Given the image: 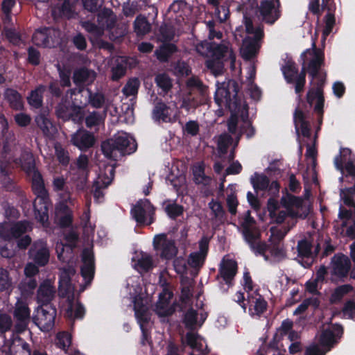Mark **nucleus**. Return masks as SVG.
<instances>
[{
    "instance_id": "nucleus-1",
    "label": "nucleus",
    "mask_w": 355,
    "mask_h": 355,
    "mask_svg": "<svg viewBox=\"0 0 355 355\" xmlns=\"http://www.w3.org/2000/svg\"><path fill=\"white\" fill-rule=\"evenodd\" d=\"M76 274L72 266L61 269L60 277V294L66 298V315L69 318H82L85 313L83 306L74 297L75 287L71 282V277Z\"/></svg>"
},
{
    "instance_id": "nucleus-2",
    "label": "nucleus",
    "mask_w": 355,
    "mask_h": 355,
    "mask_svg": "<svg viewBox=\"0 0 355 355\" xmlns=\"http://www.w3.org/2000/svg\"><path fill=\"white\" fill-rule=\"evenodd\" d=\"M243 24L248 36L243 40L241 54L244 59L250 60L258 53L261 46V40L263 37V31L260 26L254 25L252 19L247 15H244Z\"/></svg>"
},
{
    "instance_id": "nucleus-3",
    "label": "nucleus",
    "mask_w": 355,
    "mask_h": 355,
    "mask_svg": "<svg viewBox=\"0 0 355 355\" xmlns=\"http://www.w3.org/2000/svg\"><path fill=\"white\" fill-rule=\"evenodd\" d=\"M301 58L303 60V67L295 82L296 93L301 92L305 85L304 65L308 64L307 69L312 78H317L321 66L323 64L324 53L321 50L316 49L315 43H313V48L304 51Z\"/></svg>"
},
{
    "instance_id": "nucleus-4",
    "label": "nucleus",
    "mask_w": 355,
    "mask_h": 355,
    "mask_svg": "<svg viewBox=\"0 0 355 355\" xmlns=\"http://www.w3.org/2000/svg\"><path fill=\"white\" fill-rule=\"evenodd\" d=\"M101 148L107 158L116 159L124 154L135 151L137 144L134 139L127 133L119 132L113 139L103 142Z\"/></svg>"
},
{
    "instance_id": "nucleus-5",
    "label": "nucleus",
    "mask_w": 355,
    "mask_h": 355,
    "mask_svg": "<svg viewBox=\"0 0 355 355\" xmlns=\"http://www.w3.org/2000/svg\"><path fill=\"white\" fill-rule=\"evenodd\" d=\"M215 101L220 106H227L232 112L237 113L241 107H245L238 96V86L235 81L228 80L218 85Z\"/></svg>"
},
{
    "instance_id": "nucleus-6",
    "label": "nucleus",
    "mask_w": 355,
    "mask_h": 355,
    "mask_svg": "<svg viewBox=\"0 0 355 355\" xmlns=\"http://www.w3.org/2000/svg\"><path fill=\"white\" fill-rule=\"evenodd\" d=\"M243 227V234L245 241L250 245L251 249L256 254H263L266 248V244L261 242L259 239V232L255 226V221L250 216V213L248 211L241 221Z\"/></svg>"
},
{
    "instance_id": "nucleus-7",
    "label": "nucleus",
    "mask_w": 355,
    "mask_h": 355,
    "mask_svg": "<svg viewBox=\"0 0 355 355\" xmlns=\"http://www.w3.org/2000/svg\"><path fill=\"white\" fill-rule=\"evenodd\" d=\"M282 205L286 209V211L279 210L275 214V216H270L272 222L282 223L284 221L287 215L292 217H299L302 215L299 212V209L302 206V200L292 195H286L281 199Z\"/></svg>"
},
{
    "instance_id": "nucleus-8",
    "label": "nucleus",
    "mask_w": 355,
    "mask_h": 355,
    "mask_svg": "<svg viewBox=\"0 0 355 355\" xmlns=\"http://www.w3.org/2000/svg\"><path fill=\"white\" fill-rule=\"evenodd\" d=\"M56 309L51 304H42L35 311L33 321L44 331L51 330L54 326Z\"/></svg>"
},
{
    "instance_id": "nucleus-9",
    "label": "nucleus",
    "mask_w": 355,
    "mask_h": 355,
    "mask_svg": "<svg viewBox=\"0 0 355 355\" xmlns=\"http://www.w3.org/2000/svg\"><path fill=\"white\" fill-rule=\"evenodd\" d=\"M132 217L139 225H150L154 219L155 208L147 199L139 200L131 209Z\"/></svg>"
},
{
    "instance_id": "nucleus-10",
    "label": "nucleus",
    "mask_w": 355,
    "mask_h": 355,
    "mask_svg": "<svg viewBox=\"0 0 355 355\" xmlns=\"http://www.w3.org/2000/svg\"><path fill=\"white\" fill-rule=\"evenodd\" d=\"M61 33L54 28H44L35 31L33 36L34 44L39 46L51 47L59 44Z\"/></svg>"
},
{
    "instance_id": "nucleus-11",
    "label": "nucleus",
    "mask_w": 355,
    "mask_h": 355,
    "mask_svg": "<svg viewBox=\"0 0 355 355\" xmlns=\"http://www.w3.org/2000/svg\"><path fill=\"white\" fill-rule=\"evenodd\" d=\"M279 0H261L259 12L262 19L269 24H274L281 16Z\"/></svg>"
},
{
    "instance_id": "nucleus-12",
    "label": "nucleus",
    "mask_w": 355,
    "mask_h": 355,
    "mask_svg": "<svg viewBox=\"0 0 355 355\" xmlns=\"http://www.w3.org/2000/svg\"><path fill=\"white\" fill-rule=\"evenodd\" d=\"M31 228V224L27 221H20L14 224L3 223L0 224V237L10 241L20 236Z\"/></svg>"
},
{
    "instance_id": "nucleus-13",
    "label": "nucleus",
    "mask_w": 355,
    "mask_h": 355,
    "mask_svg": "<svg viewBox=\"0 0 355 355\" xmlns=\"http://www.w3.org/2000/svg\"><path fill=\"white\" fill-rule=\"evenodd\" d=\"M351 268V262L349 258L343 254H336L331 261V280L334 281V277L343 278L347 275Z\"/></svg>"
},
{
    "instance_id": "nucleus-14",
    "label": "nucleus",
    "mask_w": 355,
    "mask_h": 355,
    "mask_svg": "<svg viewBox=\"0 0 355 355\" xmlns=\"http://www.w3.org/2000/svg\"><path fill=\"white\" fill-rule=\"evenodd\" d=\"M83 265L81 275L85 280V285L81 286L80 291H83L86 286L90 284L94 275V262L92 252L89 249L83 250L82 254Z\"/></svg>"
},
{
    "instance_id": "nucleus-15",
    "label": "nucleus",
    "mask_w": 355,
    "mask_h": 355,
    "mask_svg": "<svg viewBox=\"0 0 355 355\" xmlns=\"http://www.w3.org/2000/svg\"><path fill=\"white\" fill-rule=\"evenodd\" d=\"M153 243L155 248L161 252V256L165 259H172L178 252L174 241L168 239L165 234L155 236Z\"/></svg>"
},
{
    "instance_id": "nucleus-16",
    "label": "nucleus",
    "mask_w": 355,
    "mask_h": 355,
    "mask_svg": "<svg viewBox=\"0 0 355 355\" xmlns=\"http://www.w3.org/2000/svg\"><path fill=\"white\" fill-rule=\"evenodd\" d=\"M29 256L38 266L47 264L50 252L46 243L41 240L35 242L29 250Z\"/></svg>"
},
{
    "instance_id": "nucleus-17",
    "label": "nucleus",
    "mask_w": 355,
    "mask_h": 355,
    "mask_svg": "<svg viewBox=\"0 0 355 355\" xmlns=\"http://www.w3.org/2000/svg\"><path fill=\"white\" fill-rule=\"evenodd\" d=\"M176 105L174 103L173 107L167 105L163 102H158L155 105L153 111V117L157 121L165 123L172 122L175 117Z\"/></svg>"
},
{
    "instance_id": "nucleus-18",
    "label": "nucleus",
    "mask_w": 355,
    "mask_h": 355,
    "mask_svg": "<svg viewBox=\"0 0 355 355\" xmlns=\"http://www.w3.org/2000/svg\"><path fill=\"white\" fill-rule=\"evenodd\" d=\"M31 311L26 302L18 300L15 304L14 316L17 320L15 329L17 332L24 331L30 321Z\"/></svg>"
},
{
    "instance_id": "nucleus-19",
    "label": "nucleus",
    "mask_w": 355,
    "mask_h": 355,
    "mask_svg": "<svg viewBox=\"0 0 355 355\" xmlns=\"http://www.w3.org/2000/svg\"><path fill=\"white\" fill-rule=\"evenodd\" d=\"M343 334V329L340 326L335 324L329 326L323 330L320 336V343L328 351L337 342V338H340Z\"/></svg>"
},
{
    "instance_id": "nucleus-20",
    "label": "nucleus",
    "mask_w": 355,
    "mask_h": 355,
    "mask_svg": "<svg viewBox=\"0 0 355 355\" xmlns=\"http://www.w3.org/2000/svg\"><path fill=\"white\" fill-rule=\"evenodd\" d=\"M208 250V241L206 238L199 242V251L192 252L187 259V264L193 269L202 267Z\"/></svg>"
},
{
    "instance_id": "nucleus-21",
    "label": "nucleus",
    "mask_w": 355,
    "mask_h": 355,
    "mask_svg": "<svg viewBox=\"0 0 355 355\" xmlns=\"http://www.w3.org/2000/svg\"><path fill=\"white\" fill-rule=\"evenodd\" d=\"M95 141L93 135L85 130L80 129L71 135V142L83 150L92 147Z\"/></svg>"
},
{
    "instance_id": "nucleus-22",
    "label": "nucleus",
    "mask_w": 355,
    "mask_h": 355,
    "mask_svg": "<svg viewBox=\"0 0 355 355\" xmlns=\"http://www.w3.org/2000/svg\"><path fill=\"white\" fill-rule=\"evenodd\" d=\"M182 342L187 343L192 349L191 355H200L207 352V345L205 341L196 334L187 333L185 338L182 339Z\"/></svg>"
},
{
    "instance_id": "nucleus-23",
    "label": "nucleus",
    "mask_w": 355,
    "mask_h": 355,
    "mask_svg": "<svg viewBox=\"0 0 355 355\" xmlns=\"http://www.w3.org/2000/svg\"><path fill=\"white\" fill-rule=\"evenodd\" d=\"M172 297L173 293L168 289H163L155 307V311L159 315L166 316L172 314L174 311L171 302Z\"/></svg>"
},
{
    "instance_id": "nucleus-24",
    "label": "nucleus",
    "mask_w": 355,
    "mask_h": 355,
    "mask_svg": "<svg viewBox=\"0 0 355 355\" xmlns=\"http://www.w3.org/2000/svg\"><path fill=\"white\" fill-rule=\"evenodd\" d=\"M237 272V263L236 261L225 256L223 258L219 268V275L225 281L230 283L234 277Z\"/></svg>"
},
{
    "instance_id": "nucleus-25",
    "label": "nucleus",
    "mask_w": 355,
    "mask_h": 355,
    "mask_svg": "<svg viewBox=\"0 0 355 355\" xmlns=\"http://www.w3.org/2000/svg\"><path fill=\"white\" fill-rule=\"evenodd\" d=\"M249 311L252 315H260L266 309L267 302L257 291L248 295Z\"/></svg>"
},
{
    "instance_id": "nucleus-26",
    "label": "nucleus",
    "mask_w": 355,
    "mask_h": 355,
    "mask_svg": "<svg viewBox=\"0 0 355 355\" xmlns=\"http://www.w3.org/2000/svg\"><path fill=\"white\" fill-rule=\"evenodd\" d=\"M134 309L135 311V315L138 319L142 331L144 334L142 324L147 322L150 319L148 313V299H144L140 296L136 297L134 300Z\"/></svg>"
},
{
    "instance_id": "nucleus-27",
    "label": "nucleus",
    "mask_w": 355,
    "mask_h": 355,
    "mask_svg": "<svg viewBox=\"0 0 355 355\" xmlns=\"http://www.w3.org/2000/svg\"><path fill=\"white\" fill-rule=\"evenodd\" d=\"M212 55L217 60L224 59L225 61L230 62L232 67H234L235 62V55L232 49L227 44H218L211 46Z\"/></svg>"
},
{
    "instance_id": "nucleus-28",
    "label": "nucleus",
    "mask_w": 355,
    "mask_h": 355,
    "mask_svg": "<svg viewBox=\"0 0 355 355\" xmlns=\"http://www.w3.org/2000/svg\"><path fill=\"white\" fill-rule=\"evenodd\" d=\"M55 289L49 282H44L37 291V300L42 304H49L53 298Z\"/></svg>"
},
{
    "instance_id": "nucleus-29",
    "label": "nucleus",
    "mask_w": 355,
    "mask_h": 355,
    "mask_svg": "<svg viewBox=\"0 0 355 355\" xmlns=\"http://www.w3.org/2000/svg\"><path fill=\"white\" fill-rule=\"evenodd\" d=\"M55 220L61 227H68L72 223V212L64 204L55 209Z\"/></svg>"
},
{
    "instance_id": "nucleus-30",
    "label": "nucleus",
    "mask_w": 355,
    "mask_h": 355,
    "mask_svg": "<svg viewBox=\"0 0 355 355\" xmlns=\"http://www.w3.org/2000/svg\"><path fill=\"white\" fill-rule=\"evenodd\" d=\"M294 123L297 132L300 130L304 137H309L310 136V125L306 121V115L300 110L296 109L294 113Z\"/></svg>"
},
{
    "instance_id": "nucleus-31",
    "label": "nucleus",
    "mask_w": 355,
    "mask_h": 355,
    "mask_svg": "<svg viewBox=\"0 0 355 355\" xmlns=\"http://www.w3.org/2000/svg\"><path fill=\"white\" fill-rule=\"evenodd\" d=\"M134 267L139 272H146L153 268V259L150 254L140 252L133 258Z\"/></svg>"
},
{
    "instance_id": "nucleus-32",
    "label": "nucleus",
    "mask_w": 355,
    "mask_h": 355,
    "mask_svg": "<svg viewBox=\"0 0 355 355\" xmlns=\"http://www.w3.org/2000/svg\"><path fill=\"white\" fill-rule=\"evenodd\" d=\"M116 15L108 8L103 9L98 15L97 21L103 31L105 28H112L116 22Z\"/></svg>"
},
{
    "instance_id": "nucleus-33",
    "label": "nucleus",
    "mask_w": 355,
    "mask_h": 355,
    "mask_svg": "<svg viewBox=\"0 0 355 355\" xmlns=\"http://www.w3.org/2000/svg\"><path fill=\"white\" fill-rule=\"evenodd\" d=\"M182 101L181 107L189 111L191 109H195L200 103L192 95V91L180 89L178 94Z\"/></svg>"
},
{
    "instance_id": "nucleus-34",
    "label": "nucleus",
    "mask_w": 355,
    "mask_h": 355,
    "mask_svg": "<svg viewBox=\"0 0 355 355\" xmlns=\"http://www.w3.org/2000/svg\"><path fill=\"white\" fill-rule=\"evenodd\" d=\"M306 98L307 102L311 105L315 103V110L319 114H321L322 112L324 99L319 85H318L316 89H311L309 91Z\"/></svg>"
},
{
    "instance_id": "nucleus-35",
    "label": "nucleus",
    "mask_w": 355,
    "mask_h": 355,
    "mask_svg": "<svg viewBox=\"0 0 355 355\" xmlns=\"http://www.w3.org/2000/svg\"><path fill=\"white\" fill-rule=\"evenodd\" d=\"M11 355H31V351L28 343L19 337L15 338L10 345Z\"/></svg>"
},
{
    "instance_id": "nucleus-36",
    "label": "nucleus",
    "mask_w": 355,
    "mask_h": 355,
    "mask_svg": "<svg viewBox=\"0 0 355 355\" xmlns=\"http://www.w3.org/2000/svg\"><path fill=\"white\" fill-rule=\"evenodd\" d=\"M273 245L270 248V258L265 254L266 251L263 254H260L263 255L266 261H270L272 262H279L286 258V252L284 248L280 245L272 244ZM267 245L266 248L267 249Z\"/></svg>"
},
{
    "instance_id": "nucleus-37",
    "label": "nucleus",
    "mask_w": 355,
    "mask_h": 355,
    "mask_svg": "<svg viewBox=\"0 0 355 355\" xmlns=\"http://www.w3.org/2000/svg\"><path fill=\"white\" fill-rule=\"evenodd\" d=\"M114 169L112 166H107L103 172H101L94 182L97 188H106L110 185L114 178Z\"/></svg>"
},
{
    "instance_id": "nucleus-38",
    "label": "nucleus",
    "mask_w": 355,
    "mask_h": 355,
    "mask_svg": "<svg viewBox=\"0 0 355 355\" xmlns=\"http://www.w3.org/2000/svg\"><path fill=\"white\" fill-rule=\"evenodd\" d=\"M5 98L10 107L15 110H21L23 107V101L21 95L15 89H7L5 92Z\"/></svg>"
},
{
    "instance_id": "nucleus-39",
    "label": "nucleus",
    "mask_w": 355,
    "mask_h": 355,
    "mask_svg": "<svg viewBox=\"0 0 355 355\" xmlns=\"http://www.w3.org/2000/svg\"><path fill=\"white\" fill-rule=\"evenodd\" d=\"M198 313L193 309H189L184 316V324L187 328L194 329L196 326H201L205 316L201 313L200 319H198Z\"/></svg>"
},
{
    "instance_id": "nucleus-40",
    "label": "nucleus",
    "mask_w": 355,
    "mask_h": 355,
    "mask_svg": "<svg viewBox=\"0 0 355 355\" xmlns=\"http://www.w3.org/2000/svg\"><path fill=\"white\" fill-rule=\"evenodd\" d=\"M95 79V73L87 69H81L76 71L73 74V80L76 84H89Z\"/></svg>"
},
{
    "instance_id": "nucleus-41",
    "label": "nucleus",
    "mask_w": 355,
    "mask_h": 355,
    "mask_svg": "<svg viewBox=\"0 0 355 355\" xmlns=\"http://www.w3.org/2000/svg\"><path fill=\"white\" fill-rule=\"evenodd\" d=\"M89 164V159L85 155H80L76 161V166L78 169L82 171L83 178L80 181V184L77 187L79 189H83L87 180V168Z\"/></svg>"
},
{
    "instance_id": "nucleus-42",
    "label": "nucleus",
    "mask_w": 355,
    "mask_h": 355,
    "mask_svg": "<svg viewBox=\"0 0 355 355\" xmlns=\"http://www.w3.org/2000/svg\"><path fill=\"white\" fill-rule=\"evenodd\" d=\"M194 180L197 184H208L210 178L205 175V167L203 163H197L193 166Z\"/></svg>"
},
{
    "instance_id": "nucleus-43",
    "label": "nucleus",
    "mask_w": 355,
    "mask_h": 355,
    "mask_svg": "<svg viewBox=\"0 0 355 355\" xmlns=\"http://www.w3.org/2000/svg\"><path fill=\"white\" fill-rule=\"evenodd\" d=\"M46 90V87L40 85L35 90L32 91L28 97L29 104L34 107H40L42 103V94Z\"/></svg>"
},
{
    "instance_id": "nucleus-44",
    "label": "nucleus",
    "mask_w": 355,
    "mask_h": 355,
    "mask_svg": "<svg viewBox=\"0 0 355 355\" xmlns=\"http://www.w3.org/2000/svg\"><path fill=\"white\" fill-rule=\"evenodd\" d=\"M32 178L33 189L38 196H44L45 190L41 175L37 171L28 174Z\"/></svg>"
},
{
    "instance_id": "nucleus-45",
    "label": "nucleus",
    "mask_w": 355,
    "mask_h": 355,
    "mask_svg": "<svg viewBox=\"0 0 355 355\" xmlns=\"http://www.w3.org/2000/svg\"><path fill=\"white\" fill-rule=\"evenodd\" d=\"M193 89H196L200 93L203 94L206 91V86L204 85L198 77L192 76L187 80L185 86L182 89L192 91Z\"/></svg>"
},
{
    "instance_id": "nucleus-46",
    "label": "nucleus",
    "mask_w": 355,
    "mask_h": 355,
    "mask_svg": "<svg viewBox=\"0 0 355 355\" xmlns=\"http://www.w3.org/2000/svg\"><path fill=\"white\" fill-rule=\"evenodd\" d=\"M140 82L138 78H130L125 85L122 89V92L126 97L135 96L138 92Z\"/></svg>"
},
{
    "instance_id": "nucleus-47",
    "label": "nucleus",
    "mask_w": 355,
    "mask_h": 355,
    "mask_svg": "<svg viewBox=\"0 0 355 355\" xmlns=\"http://www.w3.org/2000/svg\"><path fill=\"white\" fill-rule=\"evenodd\" d=\"M251 182L256 191L266 190L269 187V179L264 175L255 173L251 178Z\"/></svg>"
},
{
    "instance_id": "nucleus-48",
    "label": "nucleus",
    "mask_w": 355,
    "mask_h": 355,
    "mask_svg": "<svg viewBox=\"0 0 355 355\" xmlns=\"http://www.w3.org/2000/svg\"><path fill=\"white\" fill-rule=\"evenodd\" d=\"M297 249L298 256L301 257H309L311 255L312 244L309 239H303L298 241Z\"/></svg>"
},
{
    "instance_id": "nucleus-49",
    "label": "nucleus",
    "mask_w": 355,
    "mask_h": 355,
    "mask_svg": "<svg viewBox=\"0 0 355 355\" xmlns=\"http://www.w3.org/2000/svg\"><path fill=\"white\" fill-rule=\"evenodd\" d=\"M155 83L164 92L171 90L173 86L171 78L166 73H159L155 77Z\"/></svg>"
},
{
    "instance_id": "nucleus-50",
    "label": "nucleus",
    "mask_w": 355,
    "mask_h": 355,
    "mask_svg": "<svg viewBox=\"0 0 355 355\" xmlns=\"http://www.w3.org/2000/svg\"><path fill=\"white\" fill-rule=\"evenodd\" d=\"M175 51L176 46L173 44H166L157 50L155 54L158 60L164 62L167 60L168 58Z\"/></svg>"
},
{
    "instance_id": "nucleus-51",
    "label": "nucleus",
    "mask_w": 355,
    "mask_h": 355,
    "mask_svg": "<svg viewBox=\"0 0 355 355\" xmlns=\"http://www.w3.org/2000/svg\"><path fill=\"white\" fill-rule=\"evenodd\" d=\"M290 228H279L277 227H271L270 229V235L269 236V241L272 244H277L282 241Z\"/></svg>"
},
{
    "instance_id": "nucleus-52",
    "label": "nucleus",
    "mask_w": 355,
    "mask_h": 355,
    "mask_svg": "<svg viewBox=\"0 0 355 355\" xmlns=\"http://www.w3.org/2000/svg\"><path fill=\"white\" fill-rule=\"evenodd\" d=\"M12 288V281L7 270L0 268V292L9 291Z\"/></svg>"
},
{
    "instance_id": "nucleus-53",
    "label": "nucleus",
    "mask_w": 355,
    "mask_h": 355,
    "mask_svg": "<svg viewBox=\"0 0 355 355\" xmlns=\"http://www.w3.org/2000/svg\"><path fill=\"white\" fill-rule=\"evenodd\" d=\"M35 121L44 135L50 136L53 134L55 128L52 123L48 119L40 115L36 117Z\"/></svg>"
},
{
    "instance_id": "nucleus-54",
    "label": "nucleus",
    "mask_w": 355,
    "mask_h": 355,
    "mask_svg": "<svg viewBox=\"0 0 355 355\" xmlns=\"http://www.w3.org/2000/svg\"><path fill=\"white\" fill-rule=\"evenodd\" d=\"M135 29L137 35H144L150 30V25L144 17H137L135 21Z\"/></svg>"
},
{
    "instance_id": "nucleus-55",
    "label": "nucleus",
    "mask_w": 355,
    "mask_h": 355,
    "mask_svg": "<svg viewBox=\"0 0 355 355\" xmlns=\"http://www.w3.org/2000/svg\"><path fill=\"white\" fill-rule=\"evenodd\" d=\"M21 167L28 174H30L36 171L34 159L31 153L26 152L23 154Z\"/></svg>"
},
{
    "instance_id": "nucleus-56",
    "label": "nucleus",
    "mask_w": 355,
    "mask_h": 355,
    "mask_svg": "<svg viewBox=\"0 0 355 355\" xmlns=\"http://www.w3.org/2000/svg\"><path fill=\"white\" fill-rule=\"evenodd\" d=\"M352 288V286L349 284H345L338 286L332 293L330 298L331 301L332 302L340 301L343 297V296L349 293Z\"/></svg>"
},
{
    "instance_id": "nucleus-57",
    "label": "nucleus",
    "mask_w": 355,
    "mask_h": 355,
    "mask_svg": "<svg viewBox=\"0 0 355 355\" xmlns=\"http://www.w3.org/2000/svg\"><path fill=\"white\" fill-rule=\"evenodd\" d=\"M103 123V118L102 115L98 112H92L88 115L85 119V123L87 127L89 128H96Z\"/></svg>"
},
{
    "instance_id": "nucleus-58",
    "label": "nucleus",
    "mask_w": 355,
    "mask_h": 355,
    "mask_svg": "<svg viewBox=\"0 0 355 355\" xmlns=\"http://www.w3.org/2000/svg\"><path fill=\"white\" fill-rule=\"evenodd\" d=\"M71 338L70 334L66 332L58 333L56 336V345L64 351L70 346Z\"/></svg>"
},
{
    "instance_id": "nucleus-59",
    "label": "nucleus",
    "mask_w": 355,
    "mask_h": 355,
    "mask_svg": "<svg viewBox=\"0 0 355 355\" xmlns=\"http://www.w3.org/2000/svg\"><path fill=\"white\" fill-rule=\"evenodd\" d=\"M206 66L215 76H218L223 72V65L220 60L209 59L206 61Z\"/></svg>"
},
{
    "instance_id": "nucleus-60",
    "label": "nucleus",
    "mask_w": 355,
    "mask_h": 355,
    "mask_svg": "<svg viewBox=\"0 0 355 355\" xmlns=\"http://www.w3.org/2000/svg\"><path fill=\"white\" fill-rule=\"evenodd\" d=\"M173 72L178 76H187L191 73V70L186 62L179 61L175 64Z\"/></svg>"
},
{
    "instance_id": "nucleus-61",
    "label": "nucleus",
    "mask_w": 355,
    "mask_h": 355,
    "mask_svg": "<svg viewBox=\"0 0 355 355\" xmlns=\"http://www.w3.org/2000/svg\"><path fill=\"white\" fill-rule=\"evenodd\" d=\"M35 210V218L40 222L42 225L45 226L49 220V216L47 214V207L45 205L40 207V209H37V202L34 205Z\"/></svg>"
},
{
    "instance_id": "nucleus-62",
    "label": "nucleus",
    "mask_w": 355,
    "mask_h": 355,
    "mask_svg": "<svg viewBox=\"0 0 355 355\" xmlns=\"http://www.w3.org/2000/svg\"><path fill=\"white\" fill-rule=\"evenodd\" d=\"M232 138L227 134H222L216 138L218 148L222 153H225L231 142Z\"/></svg>"
},
{
    "instance_id": "nucleus-63",
    "label": "nucleus",
    "mask_w": 355,
    "mask_h": 355,
    "mask_svg": "<svg viewBox=\"0 0 355 355\" xmlns=\"http://www.w3.org/2000/svg\"><path fill=\"white\" fill-rule=\"evenodd\" d=\"M82 26L87 32L90 33L96 37H98L103 34V31L99 25H98V26H97L95 24L89 22V21L82 22Z\"/></svg>"
},
{
    "instance_id": "nucleus-64",
    "label": "nucleus",
    "mask_w": 355,
    "mask_h": 355,
    "mask_svg": "<svg viewBox=\"0 0 355 355\" xmlns=\"http://www.w3.org/2000/svg\"><path fill=\"white\" fill-rule=\"evenodd\" d=\"M328 350L317 344H311L306 349V355H324Z\"/></svg>"
}]
</instances>
